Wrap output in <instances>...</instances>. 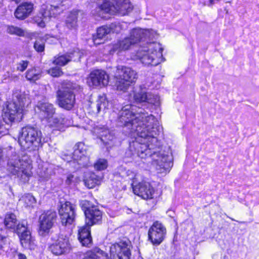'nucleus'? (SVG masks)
Returning <instances> with one entry per match:
<instances>
[{
	"instance_id": "09e8293b",
	"label": "nucleus",
	"mask_w": 259,
	"mask_h": 259,
	"mask_svg": "<svg viewBox=\"0 0 259 259\" xmlns=\"http://www.w3.org/2000/svg\"><path fill=\"white\" fill-rule=\"evenodd\" d=\"M134 145H137V146H138V147H140V148L141 149V154H143V153L142 149H144V148H145V149H144L145 152H147V148L148 147L146 145H140L139 144L137 143V142H134Z\"/></svg>"
},
{
	"instance_id": "39448f33",
	"label": "nucleus",
	"mask_w": 259,
	"mask_h": 259,
	"mask_svg": "<svg viewBox=\"0 0 259 259\" xmlns=\"http://www.w3.org/2000/svg\"><path fill=\"white\" fill-rule=\"evenodd\" d=\"M64 11L62 2L60 0H51L41 6L39 12L33 17L34 23L40 27H44L45 23L51 17H56Z\"/></svg>"
},
{
	"instance_id": "864d4df0",
	"label": "nucleus",
	"mask_w": 259,
	"mask_h": 259,
	"mask_svg": "<svg viewBox=\"0 0 259 259\" xmlns=\"http://www.w3.org/2000/svg\"><path fill=\"white\" fill-rule=\"evenodd\" d=\"M126 173H127V176H129L131 175V174H133L132 171L129 170L127 171Z\"/></svg>"
},
{
	"instance_id": "2f4dec72",
	"label": "nucleus",
	"mask_w": 259,
	"mask_h": 259,
	"mask_svg": "<svg viewBox=\"0 0 259 259\" xmlns=\"http://www.w3.org/2000/svg\"><path fill=\"white\" fill-rule=\"evenodd\" d=\"M41 77V71L36 68L28 69L26 72V78L31 81H35Z\"/></svg>"
},
{
	"instance_id": "cd10ccee",
	"label": "nucleus",
	"mask_w": 259,
	"mask_h": 259,
	"mask_svg": "<svg viewBox=\"0 0 259 259\" xmlns=\"http://www.w3.org/2000/svg\"><path fill=\"white\" fill-rule=\"evenodd\" d=\"M108 254L99 248L88 251L86 252L83 259H108Z\"/></svg>"
},
{
	"instance_id": "f3484780",
	"label": "nucleus",
	"mask_w": 259,
	"mask_h": 259,
	"mask_svg": "<svg viewBox=\"0 0 259 259\" xmlns=\"http://www.w3.org/2000/svg\"><path fill=\"white\" fill-rule=\"evenodd\" d=\"M27 223L25 221L19 222L16 215L12 212L6 213L4 221L6 228L16 233L24 230L25 225Z\"/></svg>"
},
{
	"instance_id": "49530a36",
	"label": "nucleus",
	"mask_w": 259,
	"mask_h": 259,
	"mask_svg": "<svg viewBox=\"0 0 259 259\" xmlns=\"http://www.w3.org/2000/svg\"><path fill=\"white\" fill-rule=\"evenodd\" d=\"M4 76L5 77L4 79H6L7 77H8L9 80H16L18 78V77L17 75L11 74L9 72H7Z\"/></svg>"
},
{
	"instance_id": "c9c22d12",
	"label": "nucleus",
	"mask_w": 259,
	"mask_h": 259,
	"mask_svg": "<svg viewBox=\"0 0 259 259\" xmlns=\"http://www.w3.org/2000/svg\"><path fill=\"white\" fill-rule=\"evenodd\" d=\"M45 46V40L42 37H38L34 42L33 47L36 52L40 53L44 51Z\"/></svg>"
},
{
	"instance_id": "412c9836",
	"label": "nucleus",
	"mask_w": 259,
	"mask_h": 259,
	"mask_svg": "<svg viewBox=\"0 0 259 259\" xmlns=\"http://www.w3.org/2000/svg\"><path fill=\"white\" fill-rule=\"evenodd\" d=\"M117 71L119 76L131 83L135 82L138 78L137 72L130 67L118 66Z\"/></svg>"
},
{
	"instance_id": "8fccbe9b",
	"label": "nucleus",
	"mask_w": 259,
	"mask_h": 259,
	"mask_svg": "<svg viewBox=\"0 0 259 259\" xmlns=\"http://www.w3.org/2000/svg\"><path fill=\"white\" fill-rule=\"evenodd\" d=\"M18 259H26V257L24 254L20 253L18 254Z\"/></svg>"
},
{
	"instance_id": "f03ea898",
	"label": "nucleus",
	"mask_w": 259,
	"mask_h": 259,
	"mask_svg": "<svg viewBox=\"0 0 259 259\" xmlns=\"http://www.w3.org/2000/svg\"><path fill=\"white\" fill-rule=\"evenodd\" d=\"M13 102L9 103L3 110L2 117L4 121L9 124L15 119H21L25 107L30 104V100L27 95L18 90H15L13 94Z\"/></svg>"
},
{
	"instance_id": "e433bc0d",
	"label": "nucleus",
	"mask_w": 259,
	"mask_h": 259,
	"mask_svg": "<svg viewBox=\"0 0 259 259\" xmlns=\"http://www.w3.org/2000/svg\"><path fill=\"white\" fill-rule=\"evenodd\" d=\"M7 32L11 34H15L19 36H24V31L21 28L15 26H8L7 27Z\"/></svg>"
},
{
	"instance_id": "de8ad7c7",
	"label": "nucleus",
	"mask_w": 259,
	"mask_h": 259,
	"mask_svg": "<svg viewBox=\"0 0 259 259\" xmlns=\"http://www.w3.org/2000/svg\"><path fill=\"white\" fill-rule=\"evenodd\" d=\"M106 107V103L105 102H102L101 100H100L98 102V103L97 104V111L98 112H99L101 109L103 108H105Z\"/></svg>"
},
{
	"instance_id": "9d476101",
	"label": "nucleus",
	"mask_w": 259,
	"mask_h": 259,
	"mask_svg": "<svg viewBox=\"0 0 259 259\" xmlns=\"http://www.w3.org/2000/svg\"><path fill=\"white\" fill-rule=\"evenodd\" d=\"M94 133L107 146V148L118 146L120 143L114 134L105 126H96L94 128Z\"/></svg>"
},
{
	"instance_id": "ea45409f",
	"label": "nucleus",
	"mask_w": 259,
	"mask_h": 259,
	"mask_svg": "<svg viewBox=\"0 0 259 259\" xmlns=\"http://www.w3.org/2000/svg\"><path fill=\"white\" fill-rule=\"evenodd\" d=\"M74 148L78 149L79 152H80L81 155L84 157H87V146L84 145L83 143L79 142L76 144L74 146Z\"/></svg>"
},
{
	"instance_id": "aec40b11",
	"label": "nucleus",
	"mask_w": 259,
	"mask_h": 259,
	"mask_svg": "<svg viewBox=\"0 0 259 259\" xmlns=\"http://www.w3.org/2000/svg\"><path fill=\"white\" fill-rule=\"evenodd\" d=\"M85 224L89 226H92L101 222L102 219V212L97 206H92L91 209L85 211Z\"/></svg>"
},
{
	"instance_id": "72a5a7b5",
	"label": "nucleus",
	"mask_w": 259,
	"mask_h": 259,
	"mask_svg": "<svg viewBox=\"0 0 259 259\" xmlns=\"http://www.w3.org/2000/svg\"><path fill=\"white\" fill-rule=\"evenodd\" d=\"M19 201L22 202L25 207H33L36 202L34 197L31 194H25L20 199Z\"/></svg>"
},
{
	"instance_id": "3c124183",
	"label": "nucleus",
	"mask_w": 259,
	"mask_h": 259,
	"mask_svg": "<svg viewBox=\"0 0 259 259\" xmlns=\"http://www.w3.org/2000/svg\"><path fill=\"white\" fill-rule=\"evenodd\" d=\"M220 0H209V4L208 6H211L213 5L215 3H218L220 2Z\"/></svg>"
},
{
	"instance_id": "6ab92c4d",
	"label": "nucleus",
	"mask_w": 259,
	"mask_h": 259,
	"mask_svg": "<svg viewBox=\"0 0 259 259\" xmlns=\"http://www.w3.org/2000/svg\"><path fill=\"white\" fill-rule=\"evenodd\" d=\"M120 25L119 24L112 23L109 26H104L99 28L97 31L96 36H93V41L95 44L99 45L102 44L101 40L107 34L111 32L118 33L120 31Z\"/></svg>"
},
{
	"instance_id": "a878e982",
	"label": "nucleus",
	"mask_w": 259,
	"mask_h": 259,
	"mask_svg": "<svg viewBox=\"0 0 259 259\" xmlns=\"http://www.w3.org/2000/svg\"><path fill=\"white\" fill-rule=\"evenodd\" d=\"M47 121L50 127L58 131H64L65 127L71 125L70 122L67 119L62 117L55 118L53 117Z\"/></svg>"
},
{
	"instance_id": "37998d69",
	"label": "nucleus",
	"mask_w": 259,
	"mask_h": 259,
	"mask_svg": "<svg viewBox=\"0 0 259 259\" xmlns=\"http://www.w3.org/2000/svg\"><path fill=\"white\" fill-rule=\"evenodd\" d=\"M29 62L22 60L17 64V70L21 72L24 71L28 66Z\"/></svg>"
},
{
	"instance_id": "5701e85b",
	"label": "nucleus",
	"mask_w": 259,
	"mask_h": 259,
	"mask_svg": "<svg viewBox=\"0 0 259 259\" xmlns=\"http://www.w3.org/2000/svg\"><path fill=\"white\" fill-rule=\"evenodd\" d=\"M91 227L85 224L78 230V238L82 246L89 247L92 243Z\"/></svg>"
},
{
	"instance_id": "6e6552de",
	"label": "nucleus",
	"mask_w": 259,
	"mask_h": 259,
	"mask_svg": "<svg viewBox=\"0 0 259 259\" xmlns=\"http://www.w3.org/2000/svg\"><path fill=\"white\" fill-rule=\"evenodd\" d=\"M40 131L35 127L27 126L21 129L18 142L21 147L26 150L33 145L38 144L40 141Z\"/></svg>"
},
{
	"instance_id": "473e14b6",
	"label": "nucleus",
	"mask_w": 259,
	"mask_h": 259,
	"mask_svg": "<svg viewBox=\"0 0 259 259\" xmlns=\"http://www.w3.org/2000/svg\"><path fill=\"white\" fill-rule=\"evenodd\" d=\"M132 83L127 81L123 79L118 75L116 77V81L115 86L116 89L118 91L125 92Z\"/></svg>"
},
{
	"instance_id": "4468645a",
	"label": "nucleus",
	"mask_w": 259,
	"mask_h": 259,
	"mask_svg": "<svg viewBox=\"0 0 259 259\" xmlns=\"http://www.w3.org/2000/svg\"><path fill=\"white\" fill-rule=\"evenodd\" d=\"M132 188L135 194L144 199H150L153 198L155 190L151 184L146 181L136 183L135 181L132 183Z\"/></svg>"
},
{
	"instance_id": "2eb2a0df",
	"label": "nucleus",
	"mask_w": 259,
	"mask_h": 259,
	"mask_svg": "<svg viewBox=\"0 0 259 259\" xmlns=\"http://www.w3.org/2000/svg\"><path fill=\"white\" fill-rule=\"evenodd\" d=\"M109 82V77L105 71L95 70L90 74L87 78V83L90 87H104Z\"/></svg>"
},
{
	"instance_id": "ddd939ff",
	"label": "nucleus",
	"mask_w": 259,
	"mask_h": 259,
	"mask_svg": "<svg viewBox=\"0 0 259 259\" xmlns=\"http://www.w3.org/2000/svg\"><path fill=\"white\" fill-rule=\"evenodd\" d=\"M110 257L112 259H130L131 255L129 242L120 241L110 247Z\"/></svg>"
},
{
	"instance_id": "423d86ee",
	"label": "nucleus",
	"mask_w": 259,
	"mask_h": 259,
	"mask_svg": "<svg viewBox=\"0 0 259 259\" xmlns=\"http://www.w3.org/2000/svg\"><path fill=\"white\" fill-rule=\"evenodd\" d=\"M98 10V15L102 17L104 13L118 14L123 16L133 10V6L129 0H104Z\"/></svg>"
},
{
	"instance_id": "9b49d317",
	"label": "nucleus",
	"mask_w": 259,
	"mask_h": 259,
	"mask_svg": "<svg viewBox=\"0 0 259 259\" xmlns=\"http://www.w3.org/2000/svg\"><path fill=\"white\" fill-rule=\"evenodd\" d=\"M59 214L63 226H67L73 224L75 218V206L69 201L61 203L59 209Z\"/></svg>"
},
{
	"instance_id": "a18cd8bd",
	"label": "nucleus",
	"mask_w": 259,
	"mask_h": 259,
	"mask_svg": "<svg viewBox=\"0 0 259 259\" xmlns=\"http://www.w3.org/2000/svg\"><path fill=\"white\" fill-rule=\"evenodd\" d=\"M94 167L97 170L101 171L105 169L107 164V163H95Z\"/></svg>"
},
{
	"instance_id": "c85d7f7f",
	"label": "nucleus",
	"mask_w": 259,
	"mask_h": 259,
	"mask_svg": "<svg viewBox=\"0 0 259 259\" xmlns=\"http://www.w3.org/2000/svg\"><path fill=\"white\" fill-rule=\"evenodd\" d=\"M80 152L78 149H76L74 147V152L72 155H66L65 154L63 155V159L67 162H71L72 161H78L79 160L85 161L87 159V157H84L80 155Z\"/></svg>"
},
{
	"instance_id": "4be33fe9",
	"label": "nucleus",
	"mask_w": 259,
	"mask_h": 259,
	"mask_svg": "<svg viewBox=\"0 0 259 259\" xmlns=\"http://www.w3.org/2000/svg\"><path fill=\"white\" fill-rule=\"evenodd\" d=\"M39 110V115L47 120L53 117L55 113V109L53 105L46 101H40L36 106Z\"/></svg>"
},
{
	"instance_id": "1a4fd4ad",
	"label": "nucleus",
	"mask_w": 259,
	"mask_h": 259,
	"mask_svg": "<svg viewBox=\"0 0 259 259\" xmlns=\"http://www.w3.org/2000/svg\"><path fill=\"white\" fill-rule=\"evenodd\" d=\"M166 233L164 225L159 221H155L148 230V240L153 245L158 246L165 239Z\"/></svg>"
},
{
	"instance_id": "0eeeda50",
	"label": "nucleus",
	"mask_w": 259,
	"mask_h": 259,
	"mask_svg": "<svg viewBox=\"0 0 259 259\" xmlns=\"http://www.w3.org/2000/svg\"><path fill=\"white\" fill-rule=\"evenodd\" d=\"M79 88L73 83H68L66 86L57 92V99L59 106L66 110L71 109L75 104V98L74 91Z\"/></svg>"
},
{
	"instance_id": "393cba45",
	"label": "nucleus",
	"mask_w": 259,
	"mask_h": 259,
	"mask_svg": "<svg viewBox=\"0 0 259 259\" xmlns=\"http://www.w3.org/2000/svg\"><path fill=\"white\" fill-rule=\"evenodd\" d=\"M80 58L78 52H74L72 53H67L65 54L58 55L54 58L53 63L60 66L66 65L69 62Z\"/></svg>"
},
{
	"instance_id": "bb28decb",
	"label": "nucleus",
	"mask_w": 259,
	"mask_h": 259,
	"mask_svg": "<svg viewBox=\"0 0 259 259\" xmlns=\"http://www.w3.org/2000/svg\"><path fill=\"white\" fill-rule=\"evenodd\" d=\"M79 11H73L70 12L64 21V26L70 30H75L78 27V16Z\"/></svg>"
},
{
	"instance_id": "f704fd0d",
	"label": "nucleus",
	"mask_w": 259,
	"mask_h": 259,
	"mask_svg": "<svg viewBox=\"0 0 259 259\" xmlns=\"http://www.w3.org/2000/svg\"><path fill=\"white\" fill-rule=\"evenodd\" d=\"M100 182V178L95 174H92L88 178L84 180L85 185L90 189L93 188Z\"/></svg>"
},
{
	"instance_id": "c756f323",
	"label": "nucleus",
	"mask_w": 259,
	"mask_h": 259,
	"mask_svg": "<svg viewBox=\"0 0 259 259\" xmlns=\"http://www.w3.org/2000/svg\"><path fill=\"white\" fill-rule=\"evenodd\" d=\"M158 174L165 176L168 173L173 166V163H153Z\"/></svg>"
},
{
	"instance_id": "603ef678",
	"label": "nucleus",
	"mask_w": 259,
	"mask_h": 259,
	"mask_svg": "<svg viewBox=\"0 0 259 259\" xmlns=\"http://www.w3.org/2000/svg\"><path fill=\"white\" fill-rule=\"evenodd\" d=\"M6 239V237L5 236L0 235V242H4Z\"/></svg>"
},
{
	"instance_id": "5fc2aeb1",
	"label": "nucleus",
	"mask_w": 259,
	"mask_h": 259,
	"mask_svg": "<svg viewBox=\"0 0 259 259\" xmlns=\"http://www.w3.org/2000/svg\"><path fill=\"white\" fill-rule=\"evenodd\" d=\"M108 259H109V257H108Z\"/></svg>"
},
{
	"instance_id": "f257e3e1",
	"label": "nucleus",
	"mask_w": 259,
	"mask_h": 259,
	"mask_svg": "<svg viewBox=\"0 0 259 259\" xmlns=\"http://www.w3.org/2000/svg\"><path fill=\"white\" fill-rule=\"evenodd\" d=\"M134 106L127 105L119 111L118 117L119 125L126 127L132 133L144 139L156 140V136L161 132V127L151 114L141 111L134 113Z\"/></svg>"
},
{
	"instance_id": "7ed1b4c3",
	"label": "nucleus",
	"mask_w": 259,
	"mask_h": 259,
	"mask_svg": "<svg viewBox=\"0 0 259 259\" xmlns=\"http://www.w3.org/2000/svg\"><path fill=\"white\" fill-rule=\"evenodd\" d=\"M153 34L154 32L152 30L139 28H134L131 30L128 36L118 40L112 45L110 53H116L118 54L122 52L128 51L143 38L151 39L153 37Z\"/></svg>"
},
{
	"instance_id": "c03bdc74",
	"label": "nucleus",
	"mask_w": 259,
	"mask_h": 259,
	"mask_svg": "<svg viewBox=\"0 0 259 259\" xmlns=\"http://www.w3.org/2000/svg\"><path fill=\"white\" fill-rule=\"evenodd\" d=\"M38 157V152L37 151H34L33 156H31L30 155H29V159H27L26 158H25V156H24V157L22 159H20L19 160V162H28V161H30V162H33L34 161H37L38 159L35 158V157Z\"/></svg>"
},
{
	"instance_id": "79ce46f5",
	"label": "nucleus",
	"mask_w": 259,
	"mask_h": 259,
	"mask_svg": "<svg viewBox=\"0 0 259 259\" xmlns=\"http://www.w3.org/2000/svg\"><path fill=\"white\" fill-rule=\"evenodd\" d=\"M80 206L84 211V214H85V211H87L89 209H91L92 206H94V205H92L89 201L87 200H81L80 201Z\"/></svg>"
},
{
	"instance_id": "b1692460",
	"label": "nucleus",
	"mask_w": 259,
	"mask_h": 259,
	"mask_svg": "<svg viewBox=\"0 0 259 259\" xmlns=\"http://www.w3.org/2000/svg\"><path fill=\"white\" fill-rule=\"evenodd\" d=\"M33 10V5L30 3H24L19 6L15 12V16L18 19H24L28 17Z\"/></svg>"
},
{
	"instance_id": "a211bd4d",
	"label": "nucleus",
	"mask_w": 259,
	"mask_h": 259,
	"mask_svg": "<svg viewBox=\"0 0 259 259\" xmlns=\"http://www.w3.org/2000/svg\"><path fill=\"white\" fill-rule=\"evenodd\" d=\"M25 229L24 230L17 233L19 236L21 244L25 249L34 250L36 247L35 240L31 235L27 223L25 225Z\"/></svg>"
},
{
	"instance_id": "7c9ffc66",
	"label": "nucleus",
	"mask_w": 259,
	"mask_h": 259,
	"mask_svg": "<svg viewBox=\"0 0 259 259\" xmlns=\"http://www.w3.org/2000/svg\"><path fill=\"white\" fill-rule=\"evenodd\" d=\"M19 164H20V163H15V164L13 165L15 171L14 174L17 175L18 177L20 176L22 179H24V182L28 181L29 178L31 176V172L30 171L24 169L23 167H19L18 165Z\"/></svg>"
},
{
	"instance_id": "dca6fc26",
	"label": "nucleus",
	"mask_w": 259,
	"mask_h": 259,
	"mask_svg": "<svg viewBox=\"0 0 259 259\" xmlns=\"http://www.w3.org/2000/svg\"><path fill=\"white\" fill-rule=\"evenodd\" d=\"M48 249L55 255L65 254L70 249L69 239L67 237H59L57 240L49 245Z\"/></svg>"
},
{
	"instance_id": "4c0bfd02",
	"label": "nucleus",
	"mask_w": 259,
	"mask_h": 259,
	"mask_svg": "<svg viewBox=\"0 0 259 259\" xmlns=\"http://www.w3.org/2000/svg\"><path fill=\"white\" fill-rule=\"evenodd\" d=\"M147 94L148 93L140 90L134 94V100L137 103L145 102L147 99Z\"/></svg>"
},
{
	"instance_id": "20e7f679",
	"label": "nucleus",
	"mask_w": 259,
	"mask_h": 259,
	"mask_svg": "<svg viewBox=\"0 0 259 259\" xmlns=\"http://www.w3.org/2000/svg\"><path fill=\"white\" fill-rule=\"evenodd\" d=\"M162 48L156 42H142L136 52V56L145 65L156 66L162 57Z\"/></svg>"
},
{
	"instance_id": "f8f14e48",
	"label": "nucleus",
	"mask_w": 259,
	"mask_h": 259,
	"mask_svg": "<svg viewBox=\"0 0 259 259\" xmlns=\"http://www.w3.org/2000/svg\"><path fill=\"white\" fill-rule=\"evenodd\" d=\"M57 219L55 211L48 210L42 213L39 218V234L45 236L48 234Z\"/></svg>"
},
{
	"instance_id": "58836bf2",
	"label": "nucleus",
	"mask_w": 259,
	"mask_h": 259,
	"mask_svg": "<svg viewBox=\"0 0 259 259\" xmlns=\"http://www.w3.org/2000/svg\"><path fill=\"white\" fill-rule=\"evenodd\" d=\"M145 102L158 106L160 104L159 97L157 95L148 93L147 95V99Z\"/></svg>"
},
{
	"instance_id": "a19ab883",
	"label": "nucleus",
	"mask_w": 259,
	"mask_h": 259,
	"mask_svg": "<svg viewBox=\"0 0 259 259\" xmlns=\"http://www.w3.org/2000/svg\"><path fill=\"white\" fill-rule=\"evenodd\" d=\"M48 73L53 77H59L63 74L61 69L58 67H53L48 71Z\"/></svg>"
}]
</instances>
